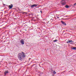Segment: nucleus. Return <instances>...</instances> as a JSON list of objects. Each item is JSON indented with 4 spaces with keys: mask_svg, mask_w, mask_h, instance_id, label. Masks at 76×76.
I'll use <instances>...</instances> for the list:
<instances>
[{
    "mask_svg": "<svg viewBox=\"0 0 76 76\" xmlns=\"http://www.w3.org/2000/svg\"><path fill=\"white\" fill-rule=\"evenodd\" d=\"M22 53H19L18 55V58L19 59V60H20V61H22V56L23 58H24L26 57V55H25V53H23V52H22Z\"/></svg>",
    "mask_w": 76,
    "mask_h": 76,
    "instance_id": "nucleus-1",
    "label": "nucleus"
},
{
    "mask_svg": "<svg viewBox=\"0 0 76 76\" xmlns=\"http://www.w3.org/2000/svg\"><path fill=\"white\" fill-rule=\"evenodd\" d=\"M61 3L62 5H65V4H66V0H62L61 1Z\"/></svg>",
    "mask_w": 76,
    "mask_h": 76,
    "instance_id": "nucleus-2",
    "label": "nucleus"
},
{
    "mask_svg": "<svg viewBox=\"0 0 76 76\" xmlns=\"http://www.w3.org/2000/svg\"><path fill=\"white\" fill-rule=\"evenodd\" d=\"M67 43H68V44H73V43L74 42L73 41H72V40H69L68 41H67L66 42Z\"/></svg>",
    "mask_w": 76,
    "mask_h": 76,
    "instance_id": "nucleus-3",
    "label": "nucleus"
},
{
    "mask_svg": "<svg viewBox=\"0 0 76 76\" xmlns=\"http://www.w3.org/2000/svg\"><path fill=\"white\" fill-rule=\"evenodd\" d=\"M20 42L21 44H24V41H23V39H21L20 41Z\"/></svg>",
    "mask_w": 76,
    "mask_h": 76,
    "instance_id": "nucleus-4",
    "label": "nucleus"
},
{
    "mask_svg": "<svg viewBox=\"0 0 76 76\" xmlns=\"http://www.w3.org/2000/svg\"><path fill=\"white\" fill-rule=\"evenodd\" d=\"M37 4H33L31 5V7L32 8H34V7H37Z\"/></svg>",
    "mask_w": 76,
    "mask_h": 76,
    "instance_id": "nucleus-5",
    "label": "nucleus"
},
{
    "mask_svg": "<svg viewBox=\"0 0 76 76\" xmlns=\"http://www.w3.org/2000/svg\"><path fill=\"white\" fill-rule=\"evenodd\" d=\"M8 6L9 7V8L10 9H11L12 8V7H13V4H11L10 5H9Z\"/></svg>",
    "mask_w": 76,
    "mask_h": 76,
    "instance_id": "nucleus-6",
    "label": "nucleus"
},
{
    "mask_svg": "<svg viewBox=\"0 0 76 76\" xmlns=\"http://www.w3.org/2000/svg\"><path fill=\"white\" fill-rule=\"evenodd\" d=\"M9 73V72H8V71H5V72L4 73V75L5 76L7 75L8 73Z\"/></svg>",
    "mask_w": 76,
    "mask_h": 76,
    "instance_id": "nucleus-7",
    "label": "nucleus"
},
{
    "mask_svg": "<svg viewBox=\"0 0 76 76\" xmlns=\"http://www.w3.org/2000/svg\"><path fill=\"white\" fill-rule=\"evenodd\" d=\"M61 22L63 25H66V24L64 22H63V21H61Z\"/></svg>",
    "mask_w": 76,
    "mask_h": 76,
    "instance_id": "nucleus-8",
    "label": "nucleus"
},
{
    "mask_svg": "<svg viewBox=\"0 0 76 76\" xmlns=\"http://www.w3.org/2000/svg\"><path fill=\"white\" fill-rule=\"evenodd\" d=\"M71 49L72 50H76V47H72L71 48Z\"/></svg>",
    "mask_w": 76,
    "mask_h": 76,
    "instance_id": "nucleus-9",
    "label": "nucleus"
},
{
    "mask_svg": "<svg viewBox=\"0 0 76 76\" xmlns=\"http://www.w3.org/2000/svg\"><path fill=\"white\" fill-rule=\"evenodd\" d=\"M53 74H54V75H55V74L56 73V71H54L53 72Z\"/></svg>",
    "mask_w": 76,
    "mask_h": 76,
    "instance_id": "nucleus-10",
    "label": "nucleus"
},
{
    "mask_svg": "<svg viewBox=\"0 0 76 76\" xmlns=\"http://www.w3.org/2000/svg\"><path fill=\"white\" fill-rule=\"evenodd\" d=\"M65 7H66V8H69V6H68V5H66L65 6Z\"/></svg>",
    "mask_w": 76,
    "mask_h": 76,
    "instance_id": "nucleus-11",
    "label": "nucleus"
},
{
    "mask_svg": "<svg viewBox=\"0 0 76 76\" xmlns=\"http://www.w3.org/2000/svg\"><path fill=\"white\" fill-rule=\"evenodd\" d=\"M57 41H58L56 39L55 40H54L53 41L54 42H57Z\"/></svg>",
    "mask_w": 76,
    "mask_h": 76,
    "instance_id": "nucleus-12",
    "label": "nucleus"
},
{
    "mask_svg": "<svg viewBox=\"0 0 76 76\" xmlns=\"http://www.w3.org/2000/svg\"><path fill=\"white\" fill-rule=\"evenodd\" d=\"M74 6H75V5H76V3H75V4H74Z\"/></svg>",
    "mask_w": 76,
    "mask_h": 76,
    "instance_id": "nucleus-13",
    "label": "nucleus"
},
{
    "mask_svg": "<svg viewBox=\"0 0 76 76\" xmlns=\"http://www.w3.org/2000/svg\"><path fill=\"white\" fill-rule=\"evenodd\" d=\"M40 12L42 13V10H40Z\"/></svg>",
    "mask_w": 76,
    "mask_h": 76,
    "instance_id": "nucleus-14",
    "label": "nucleus"
},
{
    "mask_svg": "<svg viewBox=\"0 0 76 76\" xmlns=\"http://www.w3.org/2000/svg\"><path fill=\"white\" fill-rule=\"evenodd\" d=\"M64 20H66L67 19L66 18L64 19Z\"/></svg>",
    "mask_w": 76,
    "mask_h": 76,
    "instance_id": "nucleus-15",
    "label": "nucleus"
},
{
    "mask_svg": "<svg viewBox=\"0 0 76 76\" xmlns=\"http://www.w3.org/2000/svg\"><path fill=\"white\" fill-rule=\"evenodd\" d=\"M57 18H59V17H57Z\"/></svg>",
    "mask_w": 76,
    "mask_h": 76,
    "instance_id": "nucleus-16",
    "label": "nucleus"
},
{
    "mask_svg": "<svg viewBox=\"0 0 76 76\" xmlns=\"http://www.w3.org/2000/svg\"><path fill=\"white\" fill-rule=\"evenodd\" d=\"M23 13L24 14V13H25V12H23Z\"/></svg>",
    "mask_w": 76,
    "mask_h": 76,
    "instance_id": "nucleus-17",
    "label": "nucleus"
},
{
    "mask_svg": "<svg viewBox=\"0 0 76 76\" xmlns=\"http://www.w3.org/2000/svg\"><path fill=\"white\" fill-rule=\"evenodd\" d=\"M65 17H67V16H65Z\"/></svg>",
    "mask_w": 76,
    "mask_h": 76,
    "instance_id": "nucleus-18",
    "label": "nucleus"
},
{
    "mask_svg": "<svg viewBox=\"0 0 76 76\" xmlns=\"http://www.w3.org/2000/svg\"><path fill=\"white\" fill-rule=\"evenodd\" d=\"M4 5H6V4H4Z\"/></svg>",
    "mask_w": 76,
    "mask_h": 76,
    "instance_id": "nucleus-19",
    "label": "nucleus"
},
{
    "mask_svg": "<svg viewBox=\"0 0 76 76\" xmlns=\"http://www.w3.org/2000/svg\"><path fill=\"white\" fill-rule=\"evenodd\" d=\"M50 20H52V19H50Z\"/></svg>",
    "mask_w": 76,
    "mask_h": 76,
    "instance_id": "nucleus-20",
    "label": "nucleus"
}]
</instances>
